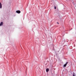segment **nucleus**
<instances>
[{"instance_id": "f257e3e1", "label": "nucleus", "mask_w": 76, "mask_h": 76, "mask_svg": "<svg viewBox=\"0 0 76 76\" xmlns=\"http://www.w3.org/2000/svg\"><path fill=\"white\" fill-rule=\"evenodd\" d=\"M68 64V62H67L66 64H64V67H66V66H67V64Z\"/></svg>"}, {"instance_id": "f03ea898", "label": "nucleus", "mask_w": 76, "mask_h": 76, "mask_svg": "<svg viewBox=\"0 0 76 76\" xmlns=\"http://www.w3.org/2000/svg\"><path fill=\"white\" fill-rule=\"evenodd\" d=\"M16 12L17 13H20V10H17L16 11Z\"/></svg>"}, {"instance_id": "7ed1b4c3", "label": "nucleus", "mask_w": 76, "mask_h": 76, "mask_svg": "<svg viewBox=\"0 0 76 76\" xmlns=\"http://www.w3.org/2000/svg\"><path fill=\"white\" fill-rule=\"evenodd\" d=\"M2 7V5L1 4V3L0 2V9H1Z\"/></svg>"}, {"instance_id": "20e7f679", "label": "nucleus", "mask_w": 76, "mask_h": 76, "mask_svg": "<svg viewBox=\"0 0 76 76\" xmlns=\"http://www.w3.org/2000/svg\"><path fill=\"white\" fill-rule=\"evenodd\" d=\"M3 25V22H1L0 24V26H2Z\"/></svg>"}, {"instance_id": "39448f33", "label": "nucleus", "mask_w": 76, "mask_h": 76, "mask_svg": "<svg viewBox=\"0 0 76 76\" xmlns=\"http://www.w3.org/2000/svg\"><path fill=\"white\" fill-rule=\"evenodd\" d=\"M46 71L47 72H48V71H49V69L48 68H47L46 69Z\"/></svg>"}, {"instance_id": "423d86ee", "label": "nucleus", "mask_w": 76, "mask_h": 76, "mask_svg": "<svg viewBox=\"0 0 76 76\" xmlns=\"http://www.w3.org/2000/svg\"><path fill=\"white\" fill-rule=\"evenodd\" d=\"M54 9H56V7L55 6H54Z\"/></svg>"}, {"instance_id": "0eeeda50", "label": "nucleus", "mask_w": 76, "mask_h": 76, "mask_svg": "<svg viewBox=\"0 0 76 76\" xmlns=\"http://www.w3.org/2000/svg\"><path fill=\"white\" fill-rule=\"evenodd\" d=\"M73 76H75V73H74Z\"/></svg>"}, {"instance_id": "6e6552de", "label": "nucleus", "mask_w": 76, "mask_h": 76, "mask_svg": "<svg viewBox=\"0 0 76 76\" xmlns=\"http://www.w3.org/2000/svg\"><path fill=\"white\" fill-rule=\"evenodd\" d=\"M57 23H58V24H59V23L58 22H57Z\"/></svg>"}]
</instances>
